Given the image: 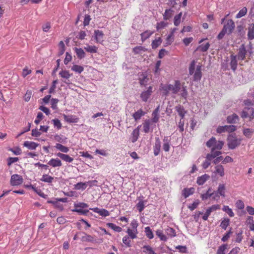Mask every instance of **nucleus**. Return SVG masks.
I'll return each instance as SVG.
<instances>
[{
  "label": "nucleus",
  "mask_w": 254,
  "mask_h": 254,
  "mask_svg": "<svg viewBox=\"0 0 254 254\" xmlns=\"http://www.w3.org/2000/svg\"><path fill=\"white\" fill-rule=\"evenodd\" d=\"M57 149L64 153H67L69 151L68 147L60 143H57L55 146Z\"/></svg>",
  "instance_id": "38"
},
{
  "label": "nucleus",
  "mask_w": 254,
  "mask_h": 254,
  "mask_svg": "<svg viewBox=\"0 0 254 254\" xmlns=\"http://www.w3.org/2000/svg\"><path fill=\"white\" fill-rule=\"evenodd\" d=\"M225 187L223 184H220L218 188L217 192L220 195L223 197H225Z\"/></svg>",
  "instance_id": "46"
},
{
  "label": "nucleus",
  "mask_w": 254,
  "mask_h": 254,
  "mask_svg": "<svg viewBox=\"0 0 254 254\" xmlns=\"http://www.w3.org/2000/svg\"><path fill=\"white\" fill-rule=\"evenodd\" d=\"M123 242L125 245H126L127 247H130L131 246L130 244V240H129V238L127 236H126L123 238Z\"/></svg>",
  "instance_id": "64"
},
{
  "label": "nucleus",
  "mask_w": 254,
  "mask_h": 254,
  "mask_svg": "<svg viewBox=\"0 0 254 254\" xmlns=\"http://www.w3.org/2000/svg\"><path fill=\"white\" fill-rule=\"evenodd\" d=\"M210 178V176L205 174L204 175H202L200 177L197 178V184L199 185H203Z\"/></svg>",
  "instance_id": "20"
},
{
  "label": "nucleus",
  "mask_w": 254,
  "mask_h": 254,
  "mask_svg": "<svg viewBox=\"0 0 254 254\" xmlns=\"http://www.w3.org/2000/svg\"><path fill=\"white\" fill-rule=\"evenodd\" d=\"M23 180L20 175L14 174L11 176L10 179V184L12 186H18L23 183Z\"/></svg>",
  "instance_id": "4"
},
{
  "label": "nucleus",
  "mask_w": 254,
  "mask_h": 254,
  "mask_svg": "<svg viewBox=\"0 0 254 254\" xmlns=\"http://www.w3.org/2000/svg\"><path fill=\"white\" fill-rule=\"evenodd\" d=\"M152 87L150 86L146 90H144L140 94V98L142 101L147 102L152 92Z\"/></svg>",
  "instance_id": "5"
},
{
  "label": "nucleus",
  "mask_w": 254,
  "mask_h": 254,
  "mask_svg": "<svg viewBox=\"0 0 254 254\" xmlns=\"http://www.w3.org/2000/svg\"><path fill=\"white\" fill-rule=\"evenodd\" d=\"M81 240L83 242H92L94 240V238L91 235L84 234L81 238Z\"/></svg>",
  "instance_id": "51"
},
{
  "label": "nucleus",
  "mask_w": 254,
  "mask_h": 254,
  "mask_svg": "<svg viewBox=\"0 0 254 254\" xmlns=\"http://www.w3.org/2000/svg\"><path fill=\"white\" fill-rule=\"evenodd\" d=\"M156 235L160 238L161 241H166L167 240V237L164 235L161 230H157L156 231Z\"/></svg>",
  "instance_id": "45"
},
{
  "label": "nucleus",
  "mask_w": 254,
  "mask_h": 254,
  "mask_svg": "<svg viewBox=\"0 0 254 254\" xmlns=\"http://www.w3.org/2000/svg\"><path fill=\"white\" fill-rule=\"evenodd\" d=\"M254 132V130L252 128H246L243 130L244 134L248 138H251Z\"/></svg>",
  "instance_id": "48"
},
{
  "label": "nucleus",
  "mask_w": 254,
  "mask_h": 254,
  "mask_svg": "<svg viewBox=\"0 0 254 254\" xmlns=\"http://www.w3.org/2000/svg\"><path fill=\"white\" fill-rule=\"evenodd\" d=\"M181 96L185 99H187L188 96V92L187 89V86H184V84L182 86V88L181 89Z\"/></svg>",
  "instance_id": "40"
},
{
  "label": "nucleus",
  "mask_w": 254,
  "mask_h": 254,
  "mask_svg": "<svg viewBox=\"0 0 254 254\" xmlns=\"http://www.w3.org/2000/svg\"><path fill=\"white\" fill-rule=\"evenodd\" d=\"M48 164L49 165L53 167H61L62 165V163L61 161L58 158L56 159H51L48 162Z\"/></svg>",
  "instance_id": "15"
},
{
  "label": "nucleus",
  "mask_w": 254,
  "mask_h": 254,
  "mask_svg": "<svg viewBox=\"0 0 254 254\" xmlns=\"http://www.w3.org/2000/svg\"><path fill=\"white\" fill-rule=\"evenodd\" d=\"M247 12V9L246 7L243 8L241 10L239 11V12L237 13L236 16L237 18H240L244 16H245Z\"/></svg>",
  "instance_id": "53"
},
{
  "label": "nucleus",
  "mask_w": 254,
  "mask_h": 254,
  "mask_svg": "<svg viewBox=\"0 0 254 254\" xmlns=\"http://www.w3.org/2000/svg\"><path fill=\"white\" fill-rule=\"evenodd\" d=\"M227 141L229 148L234 149L241 144L242 139L238 138L234 133L228 135Z\"/></svg>",
  "instance_id": "1"
},
{
  "label": "nucleus",
  "mask_w": 254,
  "mask_h": 254,
  "mask_svg": "<svg viewBox=\"0 0 254 254\" xmlns=\"http://www.w3.org/2000/svg\"><path fill=\"white\" fill-rule=\"evenodd\" d=\"M181 89V84L180 81L176 80L174 84H169V89L172 91L173 94L178 93Z\"/></svg>",
  "instance_id": "6"
},
{
  "label": "nucleus",
  "mask_w": 254,
  "mask_h": 254,
  "mask_svg": "<svg viewBox=\"0 0 254 254\" xmlns=\"http://www.w3.org/2000/svg\"><path fill=\"white\" fill-rule=\"evenodd\" d=\"M57 156L66 162L71 163L73 160V158L70 157L68 155L64 154L62 153H58L57 154Z\"/></svg>",
  "instance_id": "18"
},
{
  "label": "nucleus",
  "mask_w": 254,
  "mask_h": 254,
  "mask_svg": "<svg viewBox=\"0 0 254 254\" xmlns=\"http://www.w3.org/2000/svg\"><path fill=\"white\" fill-rule=\"evenodd\" d=\"M230 59L231 62L230 64L231 66V68L233 71H235L237 67V56L233 55H231Z\"/></svg>",
  "instance_id": "19"
},
{
  "label": "nucleus",
  "mask_w": 254,
  "mask_h": 254,
  "mask_svg": "<svg viewBox=\"0 0 254 254\" xmlns=\"http://www.w3.org/2000/svg\"><path fill=\"white\" fill-rule=\"evenodd\" d=\"M145 112L143 111L141 109L137 110L136 112L132 114V117L134 119L135 122H138L140 120L142 117L145 115Z\"/></svg>",
  "instance_id": "9"
},
{
  "label": "nucleus",
  "mask_w": 254,
  "mask_h": 254,
  "mask_svg": "<svg viewBox=\"0 0 254 254\" xmlns=\"http://www.w3.org/2000/svg\"><path fill=\"white\" fill-rule=\"evenodd\" d=\"M161 142L158 137L155 138V145L153 146V153L155 156H157L160 151Z\"/></svg>",
  "instance_id": "13"
},
{
  "label": "nucleus",
  "mask_w": 254,
  "mask_h": 254,
  "mask_svg": "<svg viewBox=\"0 0 254 254\" xmlns=\"http://www.w3.org/2000/svg\"><path fill=\"white\" fill-rule=\"evenodd\" d=\"M151 125V122L150 120H146L143 123V130L145 133H147L150 131Z\"/></svg>",
  "instance_id": "25"
},
{
  "label": "nucleus",
  "mask_w": 254,
  "mask_h": 254,
  "mask_svg": "<svg viewBox=\"0 0 254 254\" xmlns=\"http://www.w3.org/2000/svg\"><path fill=\"white\" fill-rule=\"evenodd\" d=\"M74 188L75 189L77 190H84L87 188V184H86V182H79L74 185Z\"/></svg>",
  "instance_id": "36"
},
{
  "label": "nucleus",
  "mask_w": 254,
  "mask_h": 254,
  "mask_svg": "<svg viewBox=\"0 0 254 254\" xmlns=\"http://www.w3.org/2000/svg\"><path fill=\"white\" fill-rule=\"evenodd\" d=\"M148 80L149 79L147 77L146 74L142 73L139 75V80L141 85L145 86L147 84Z\"/></svg>",
  "instance_id": "26"
},
{
  "label": "nucleus",
  "mask_w": 254,
  "mask_h": 254,
  "mask_svg": "<svg viewBox=\"0 0 254 254\" xmlns=\"http://www.w3.org/2000/svg\"><path fill=\"white\" fill-rule=\"evenodd\" d=\"M167 24L168 23L167 22H165L164 21H161L160 22L157 23L156 25L157 30L158 31L160 29L164 28L165 27L167 26Z\"/></svg>",
  "instance_id": "59"
},
{
  "label": "nucleus",
  "mask_w": 254,
  "mask_h": 254,
  "mask_svg": "<svg viewBox=\"0 0 254 254\" xmlns=\"http://www.w3.org/2000/svg\"><path fill=\"white\" fill-rule=\"evenodd\" d=\"M51 23L49 22H47L45 23H44L42 25V29L43 31L45 32H47L51 28Z\"/></svg>",
  "instance_id": "62"
},
{
  "label": "nucleus",
  "mask_w": 254,
  "mask_h": 254,
  "mask_svg": "<svg viewBox=\"0 0 254 254\" xmlns=\"http://www.w3.org/2000/svg\"><path fill=\"white\" fill-rule=\"evenodd\" d=\"M239 120V117L236 114L228 116L227 117V122L229 124H235Z\"/></svg>",
  "instance_id": "16"
},
{
  "label": "nucleus",
  "mask_w": 254,
  "mask_h": 254,
  "mask_svg": "<svg viewBox=\"0 0 254 254\" xmlns=\"http://www.w3.org/2000/svg\"><path fill=\"white\" fill-rule=\"evenodd\" d=\"M74 51L78 59H82L85 57V53L82 48L75 47L74 48Z\"/></svg>",
  "instance_id": "28"
},
{
  "label": "nucleus",
  "mask_w": 254,
  "mask_h": 254,
  "mask_svg": "<svg viewBox=\"0 0 254 254\" xmlns=\"http://www.w3.org/2000/svg\"><path fill=\"white\" fill-rule=\"evenodd\" d=\"M54 177L49 176L47 174H44L42 175V178L40 179V180L42 182H44L48 183H51L54 180Z\"/></svg>",
  "instance_id": "30"
},
{
  "label": "nucleus",
  "mask_w": 254,
  "mask_h": 254,
  "mask_svg": "<svg viewBox=\"0 0 254 254\" xmlns=\"http://www.w3.org/2000/svg\"><path fill=\"white\" fill-rule=\"evenodd\" d=\"M165 233L167 234V235L171 237H173L176 236V232L175 230L171 227H167L165 229Z\"/></svg>",
  "instance_id": "41"
},
{
  "label": "nucleus",
  "mask_w": 254,
  "mask_h": 254,
  "mask_svg": "<svg viewBox=\"0 0 254 254\" xmlns=\"http://www.w3.org/2000/svg\"><path fill=\"white\" fill-rule=\"evenodd\" d=\"M144 232L145 233V235L149 239H152L154 237V235L152 231V230L148 226L146 227L144 229Z\"/></svg>",
  "instance_id": "35"
},
{
  "label": "nucleus",
  "mask_w": 254,
  "mask_h": 254,
  "mask_svg": "<svg viewBox=\"0 0 254 254\" xmlns=\"http://www.w3.org/2000/svg\"><path fill=\"white\" fill-rule=\"evenodd\" d=\"M227 249V245H223L219 247L217 250V254H225V251Z\"/></svg>",
  "instance_id": "56"
},
{
  "label": "nucleus",
  "mask_w": 254,
  "mask_h": 254,
  "mask_svg": "<svg viewBox=\"0 0 254 254\" xmlns=\"http://www.w3.org/2000/svg\"><path fill=\"white\" fill-rule=\"evenodd\" d=\"M216 143V139L214 137H212L209 140H208L206 143V146L211 148L214 146V144Z\"/></svg>",
  "instance_id": "49"
},
{
  "label": "nucleus",
  "mask_w": 254,
  "mask_h": 254,
  "mask_svg": "<svg viewBox=\"0 0 254 254\" xmlns=\"http://www.w3.org/2000/svg\"><path fill=\"white\" fill-rule=\"evenodd\" d=\"M215 173L222 177L224 175V169L221 165H217L215 167Z\"/></svg>",
  "instance_id": "37"
},
{
  "label": "nucleus",
  "mask_w": 254,
  "mask_h": 254,
  "mask_svg": "<svg viewBox=\"0 0 254 254\" xmlns=\"http://www.w3.org/2000/svg\"><path fill=\"white\" fill-rule=\"evenodd\" d=\"M90 209L92 210L94 212L99 214L102 216L106 217L110 215L109 212L105 209H100L98 207H95L93 208H90Z\"/></svg>",
  "instance_id": "11"
},
{
  "label": "nucleus",
  "mask_w": 254,
  "mask_h": 254,
  "mask_svg": "<svg viewBox=\"0 0 254 254\" xmlns=\"http://www.w3.org/2000/svg\"><path fill=\"white\" fill-rule=\"evenodd\" d=\"M174 13V10L171 8L166 9L164 13L163 14V19L166 20L170 19L172 17Z\"/></svg>",
  "instance_id": "21"
},
{
  "label": "nucleus",
  "mask_w": 254,
  "mask_h": 254,
  "mask_svg": "<svg viewBox=\"0 0 254 254\" xmlns=\"http://www.w3.org/2000/svg\"><path fill=\"white\" fill-rule=\"evenodd\" d=\"M95 38L97 42L102 43L104 41V34L102 31L96 30L94 31Z\"/></svg>",
  "instance_id": "12"
},
{
  "label": "nucleus",
  "mask_w": 254,
  "mask_h": 254,
  "mask_svg": "<svg viewBox=\"0 0 254 254\" xmlns=\"http://www.w3.org/2000/svg\"><path fill=\"white\" fill-rule=\"evenodd\" d=\"M224 142L223 141H217L216 144H214V146L212 147V148L215 149L216 150H221L223 145H224Z\"/></svg>",
  "instance_id": "52"
},
{
  "label": "nucleus",
  "mask_w": 254,
  "mask_h": 254,
  "mask_svg": "<svg viewBox=\"0 0 254 254\" xmlns=\"http://www.w3.org/2000/svg\"><path fill=\"white\" fill-rule=\"evenodd\" d=\"M63 117L64 121L67 123H76L78 121V119L75 116L64 114Z\"/></svg>",
  "instance_id": "22"
},
{
  "label": "nucleus",
  "mask_w": 254,
  "mask_h": 254,
  "mask_svg": "<svg viewBox=\"0 0 254 254\" xmlns=\"http://www.w3.org/2000/svg\"><path fill=\"white\" fill-rule=\"evenodd\" d=\"M181 16L182 13H180L175 16L174 24L175 26H178L180 23Z\"/></svg>",
  "instance_id": "58"
},
{
  "label": "nucleus",
  "mask_w": 254,
  "mask_h": 254,
  "mask_svg": "<svg viewBox=\"0 0 254 254\" xmlns=\"http://www.w3.org/2000/svg\"><path fill=\"white\" fill-rule=\"evenodd\" d=\"M38 145L39 144L33 141H26L23 143L24 146L26 147L30 150H35L37 147L38 146Z\"/></svg>",
  "instance_id": "17"
},
{
  "label": "nucleus",
  "mask_w": 254,
  "mask_h": 254,
  "mask_svg": "<svg viewBox=\"0 0 254 254\" xmlns=\"http://www.w3.org/2000/svg\"><path fill=\"white\" fill-rule=\"evenodd\" d=\"M246 223L249 225V228L251 231H254V220L252 216H248L246 220Z\"/></svg>",
  "instance_id": "32"
},
{
  "label": "nucleus",
  "mask_w": 254,
  "mask_h": 254,
  "mask_svg": "<svg viewBox=\"0 0 254 254\" xmlns=\"http://www.w3.org/2000/svg\"><path fill=\"white\" fill-rule=\"evenodd\" d=\"M170 139L168 136H165L163 139V149L166 152H168L170 150Z\"/></svg>",
  "instance_id": "23"
},
{
  "label": "nucleus",
  "mask_w": 254,
  "mask_h": 254,
  "mask_svg": "<svg viewBox=\"0 0 254 254\" xmlns=\"http://www.w3.org/2000/svg\"><path fill=\"white\" fill-rule=\"evenodd\" d=\"M84 49L86 52L90 53H96L97 52V47L95 46H90L86 45V46L84 47Z\"/></svg>",
  "instance_id": "34"
},
{
  "label": "nucleus",
  "mask_w": 254,
  "mask_h": 254,
  "mask_svg": "<svg viewBox=\"0 0 254 254\" xmlns=\"http://www.w3.org/2000/svg\"><path fill=\"white\" fill-rule=\"evenodd\" d=\"M107 226L111 228L112 229L114 230L116 232H120L122 231V229L121 227L116 225L115 224L112 223H107Z\"/></svg>",
  "instance_id": "44"
},
{
  "label": "nucleus",
  "mask_w": 254,
  "mask_h": 254,
  "mask_svg": "<svg viewBox=\"0 0 254 254\" xmlns=\"http://www.w3.org/2000/svg\"><path fill=\"white\" fill-rule=\"evenodd\" d=\"M247 53V51L244 45H242L241 46L239 49V52L237 57L240 60H244L246 58V55Z\"/></svg>",
  "instance_id": "7"
},
{
  "label": "nucleus",
  "mask_w": 254,
  "mask_h": 254,
  "mask_svg": "<svg viewBox=\"0 0 254 254\" xmlns=\"http://www.w3.org/2000/svg\"><path fill=\"white\" fill-rule=\"evenodd\" d=\"M59 100L56 98H52L51 100V108L53 109H56L57 108V103Z\"/></svg>",
  "instance_id": "63"
},
{
  "label": "nucleus",
  "mask_w": 254,
  "mask_h": 254,
  "mask_svg": "<svg viewBox=\"0 0 254 254\" xmlns=\"http://www.w3.org/2000/svg\"><path fill=\"white\" fill-rule=\"evenodd\" d=\"M235 27V25L233 20L228 19L226 23L224 24L222 29L227 34L230 35L233 32V30H234Z\"/></svg>",
  "instance_id": "3"
},
{
  "label": "nucleus",
  "mask_w": 254,
  "mask_h": 254,
  "mask_svg": "<svg viewBox=\"0 0 254 254\" xmlns=\"http://www.w3.org/2000/svg\"><path fill=\"white\" fill-rule=\"evenodd\" d=\"M58 83V80H55L52 82V85L50 87L49 93L50 94L54 93L55 92V89L56 88V84Z\"/></svg>",
  "instance_id": "61"
},
{
  "label": "nucleus",
  "mask_w": 254,
  "mask_h": 254,
  "mask_svg": "<svg viewBox=\"0 0 254 254\" xmlns=\"http://www.w3.org/2000/svg\"><path fill=\"white\" fill-rule=\"evenodd\" d=\"M59 74L62 78L66 79H68L71 76V74L69 73V71L65 70H61Z\"/></svg>",
  "instance_id": "43"
},
{
  "label": "nucleus",
  "mask_w": 254,
  "mask_h": 254,
  "mask_svg": "<svg viewBox=\"0 0 254 254\" xmlns=\"http://www.w3.org/2000/svg\"><path fill=\"white\" fill-rule=\"evenodd\" d=\"M230 220L228 218L224 219L221 223L220 226L224 230H226L229 225Z\"/></svg>",
  "instance_id": "55"
},
{
  "label": "nucleus",
  "mask_w": 254,
  "mask_h": 254,
  "mask_svg": "<svg viewBox=\"0 0 254 254\" xmlns=\"http://www.w3.org/2000/svg\"><path fill=\"white\" fill-rule=\"evenodd\" d=\"M153 31H151L149 30H146L145 32L142 33L141 34V40L142 42H144L147 39H148L151 35L153 34Z\"/></svg>",
  "instance_id": "33"
},
{
  "label": "nucleus",
  "mask_w": 254,
  "mask_h": 254,
  "mask_svg": "<svg viewBox=\"0 0 254 254\" xmlns=\"http://www.w3.org/2000/svg\"><path fill=\"white\" fill-rule=\"evenodd\" d=\"M127 233L128 235V237H130L131 239H133L136 237V233L137 232H134L133 230L128 229L127 230Z\"/></svg>",
  "instance_id": "60"
},
{
  "label": "nucleus",
  "mask_w": 254,
  "mask_h": 254,
  "mask_svg": "<svg viewBox=\"0 0 254 254\" xmlns=\"http://www.w3.org/2000/svg\"><path fill=\"white\" fill-rule=\"evenodd\" d=\"M72 211L73 212H77L80 215H86L89 212L88 210H83L80 207H75V208L72 209Z\"/></svg>",
  "instance_id": "47"
},
{
  "label": "nucleus",
  "mask_w": 254,
  "mask_h": 254,
  "mask_svg": "<svg viewBox=\"0 0 254 254\" xmlns=\"http://www.w3.org/2000/svg\"><path fill=\"white\" fill-rule=\"evenodd\" d=\"M83 69V66L77 64H74L71 67V70L78 73H81Z\"/></svg>",
  "instance_id": "42"
},
{
  "label": "nucleus",
  "mask_w": 254,
  "mask_h": 254,
  "mask_svg": "<svg viewBox=\"0 0 254 254\" xmlns=\"http://www.w3.org/2000/svg\"><path fill=\"white\" fill-rule=\"evenodd\" d=\"M241 116L242 118H249L252 120L254 118V109L252 107H245L243 110Z\"/></svg>",
  "instance_id": "2"
},
{
  "label": "nucleus",
  "mask_w": 254,
  "mask_h": 254,
  "mask_svg": "<svg viewBox=\"0 0 254 254\" xmlns=\"http://www.w3.org/2000/svg\"><path fill=\"white\" fill-rule=\"evenodd\" d=\"M248 38L249 40H253L254 39V23H252L249 26Z\"/></svg>",
  "instance_id": "24"
},
{
  "label": "nucleus",
  "mask_w": 254,
  "mask_h": 254,
  "mask_svg": "<svg viewBox=\"0 0 254 254\" xmlns=\"http://www.w3.org/2000/svg\"><path fill=\"white\" fill-rule=\"evenodd\" d=\"M175 109L179 116L181 117V119H183L186 113V111L184 107L181 105H178L175 107Z\"/></svg>",
  "instance_id": "27"
},
{
  "label": "nucleus",
  "mask_w": 254,
  "mask_h": 254,
  "mask_svg": "<svg viewBox=\"0 0 254 254\" xmlns=\"http://www.w3.org/2000/svg\"><path fill=\"white\" fill-rule=\"evenodd\" d=\"M215 149L211 148L210 153H208L206 155V159L208 160H212L213 159L218 157L221 154L222 152L220 151H215Z\"/></svg>",
  "instance_id": "8"
},
{
  "label": "nucleus",
  "mask_w": 254,
  "mask_h": 254,
  "mask_svg": "<svg viewBox=\"0 0 254 254\" xmlns=\"http://www.w3.org/2000/svg\"><path fill=\"white\" fill-rule=\"evenodd\" d=\"M143 252L145 254H157L153 249L149 245L144 246L143 247Z\"/></svg>",
  "instance_id": "39"
},
{
  "label": "nucleus",
  "mask_w": 254,
  "mask_h": 254,
  "mask_svg": "<svg viewBox=\"0 0 254 254\" xmlns=\"http://www.w3.org/2000/svg\"><path fill=\"white\" fill-rule=\"evenodd\" d=\"M202 76L201 67L200 65H197L193 75V80L194 81L199 80Z\"/></svg>",
  "instance_id": "14"
},
{
  "label": "nucleus",
  "mask_w": 254,
  "mask_h": 254,
  "mask_svg": "<svg viewBox=\"0 0 254 254\" xmlns=\"http://www.w3.org/2000/svg\"><path fill=\"white\" fill-rule=\"evenodd\" d=\"M161 43V39L158 38L153 40L152 42L151 46L153 49H156Z\"/></svg>",
  "instance_id": "54"
},
{
  "label": "nucleus",
  "mask_w": 254,
  "mask_h": 254,
  "mask_svg": "<svg viewBox=\"0 0 254 254\" xmlns=\"http://www.w3.org/2000/svg\"><path fill=\"white\" fill-rule=\"evenodd\" d=\"M222 210L226 212L230 217H233L234 216V213L232 211V209L229 208L228 206H224L222 208Z\"/></svg>",
  "instance_id": "50"
},
{
  "label": "nucleus",
  "mask_w": 254,
  "mask_h": 254,
  "mask_svg": "<svg viewBox=\"0 0 254 254\" xmlns=\"http://www.w3.org/2000/svg\"><path fill=\"white\" fill-rule=\"evenodd\" d=\"M194 189L193 188H185L183 190V194L185 198L189 197L190 195L193 193Z\"/></svg>",
  "instance_id": "29"
},
{
  "label": "nucleus",
  "mask_w": 254,
  "mask_h": 254,
  "mask_svg": "<svg viewBox=\"0 0 254 254\" xmlns=\"http://www.w3.org/2000/svg\"><path fill=\"white\" fill-rule=\"evenodd\" d=\"M140 126L137 127L136 128H135L132 131L131 134V137L130 140L131 141L132 143L135 142L139 137V127Z\"/></svg>",
  "instance_id": "10"
},
{
  "label": "nucleus",
  "mask_w": 254,
  "mask_h": 254,
  "mask_svg": "<svg viewBox=\"0 0 254 254\" xmlns=\"http://www.w3.org/2000/svg\"><path fill=\"white\" fill-rule=\"evenodd\" d=\"M136 208L140 212H142L144 208V201L142 200H139L136 204Z\"/></svg>",
  "instance_id": "57"
},
{
  "label": "nucleus",
  "mask_w": 254,
  "mask_h": 254,
  "mask_svg": "<svg viewBox=\"0 0 254 254\" xmlns=\"http://www.w3.org/2000/svg\"><path fill=\"white\" fill-rule=\"evenodd\" d=\"M214 194V192H212V189L209 188L206 193L201 194V197L202 200H206L211 196H212Z\"/></svg>",
  "instance_id": "31"
}]
</instances>
